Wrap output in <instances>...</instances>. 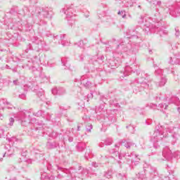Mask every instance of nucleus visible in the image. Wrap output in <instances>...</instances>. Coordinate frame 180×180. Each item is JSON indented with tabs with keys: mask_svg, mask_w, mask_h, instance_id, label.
Instances as JSON below:
<instances>
[{
	"mask_svg": "<svg viewBox=\"0 0 180 180\" xmlns=\"http://www.w3.org/2000/svg\"><path fill=\"white\" fill-rule=\"evenodd\" d=\"M149 4H153V5H155V0H146Z\"/></svg>",
	"mask_w": 180,
	"mask_h": 180,
	"instance_id": "54",
	"label": "nucleus"
},
{
	"mask_svg": "<svg viewBox=\"0 0 180 180\" xmlns=\"http://www.w3.org/2000/svg\"><path fill=\"white\" fill-rule=\"evenodd\" d=\"M150 79L146 74H143L142 77L134 79L131 82V86L134 94L141 92L143 89H148L150 88Z\"/></svg>",
	"mask_w": 180,
	"mask_h": 180,
	"instance_id": "2",
	"label": "nucleus"
},
{
	"mask_svg": "<svg viewBox=\"0 0 180 180\" xmlns=\"http://www.w3.org/2000/svg\"><path fill=\"white\" fill-rule=\"evenodd\" d=\"M52 94L53 95H64V94H65V89L63 87H56L52 89Z\"/></svg>",
	"mask_w": 180,
	"mask_h": 180,
	"instance_id": "15",
	"label": "nucleus"
},
{
	"mask_svg": "<svg viewBox=\"0 0 180 180\" xmlns=\"http://www.w3.org/2000/svg\"><path fill=\"white\" fill-rule=\"evenodd\" d=\"M2 103L4 105H10L9 102H8V101H6V99L0 100V105H2Z\"/></svg>",
	"mask_w": 180,
	"mask_h": 180,
	"instance_id": "39",
	"label": "nucleus"
},
{
	"mask_svg": "<svg viewBox=\"0 0 180 180\" xmlns=\"http://www.w3.org/2000/svg\"><path fill=\"white\" fill-rule=\"evenodd\" d=\"M88 175V169H83L82 172V175L77 174L76 176H78V178H81L82 179H84Z\"/></svg>",
	"mask_w": 180,
	"mask_h": 180,
	"instance_id": "23",
	"label": "nucleus"
},
{
	"mask_svg": "<svg viewBox=\"0 0 180 180\" xmlns=\"http://www.w3.org/2000/svg\"><path fill=\"white\" fill-rule=\"evenodd\" d=\"M91 165H92V167H94V168H98V163H96V162H93L91 163Z\"/></svg>",
	"mask_w": 180,
	"mask_h": 180,
	"instance_id": "53",
	"label": "nucleus"
},
{
	"mask_svg": "<svg viewBox=\"0 0 180 180\" xmlns=\"http://www.w3.org/2000/svg\"><path fill=\"white\" fill-rule=\"evenodd\" d=\"M13 169H15V167L12 166L11 169H8V172H11V171H13Z\"/></svg>",
	"mask_w": 180,
	"mask_h": 180,
	"instance_id": "57",
	"label": "nucleus"
},
{
	"mask_svg": "<svg viewBox=\"0 0 180 180\" xmlns=\"http://www.w3.org/2000/svg\"><path fill=\"white\" fill-rule=\"evenodd\" d=\"M37 95L39 96V98H41L42 96H44V92L43 91H38Z\"/></svg>",
	"mask_w": 180,
	"mask_h": 180,
	"instance_id": "42",
	"label": "nucleus"
},
{
	"mask_svg": "<svg viewBox=\"0 0 180 180\" xmlns=\"http://www.w3.org/2000/svg\"><path fill=\"white\" fill-rule=\"evenodd\" d=\"M137 155H135L134 159L131 160L132 165H139L140 162V158H137Z\"/></svg>",
	"mask_w": 180,
	"mask_h": 180,
	"instance_id": "26",
	"label": "nucleus"
},
{
	"mask_svg": "<svg viewBox=\"0 0 180 180\" xmlns=\"http://www.w3.org/2000/svg\"><path fill=\"white\" fill-rule=\"evenodd\" d=\"M18 117L22 125L26 126V124H29V123H30V120H32V112L25 110V112H22L19 114Z\"/></svg>",
	"mask_w": 180,
	"mask_h": 180,
	"instance_id": "10",
	"label": "nucleus"
},
{
	"mask_svg": "<svg viewBox=\"0 0 180 180\" xmlns=\"http://www.w3.org/2000/svg\"><path fill=\"white\" fill-rule=\"evenodd\" d=\"M13 123H15V118L10 117L8 126H13Z\"/></svg>",
	"mask_w": 180,
	"mask_h": 180,
	"instance_id": "40",
	"label": "nucleus"
},
{
	"mask_svg": "<svg viewBox=\"0 0 180 180\" xmlns=\"http://www.w3.org/2000/svg\"><path fill=\"white\" fill-rule=\"evenodd\" d=\"M169 129V125L167 124L165 125H160L159 124L155 127L153 135L150 137V141L153 144L155 148H158L162 144V141L168 137Z\"/></svg>",
	"mask_w": 180,
	"mask_h": 180,
	"instance_id": "1",
	"label": "nucleus"
},
{
	"mask_svg": "<svg viewBox=\"0 0 180 180\" xmlns=\"http://www.w3.org/2000/svg\"><path fill=\"white\" fill-rule=\"evenodd\" d=\"M95 112L98 115H102V112H103V108H102V106H99L98 108H96Z\"/></svg>",
	"mask_w": 180,
	"mask_h": 180,
	"instance_id": "33",
	"label": "nucleus"
},
{
	"mask_svg": "<svg viewBox=\"0 0 180 180\" xmlns=\"http://www.w3.org/2000/svg\"><path fill=\"white\" fill-rule=\"evenodd\" d=\"M77 147L79 151H84V149L85 148V143H79Z\"/></svg>",
	"mask_w": 180,
	"mask_h": 180,
	"instance_id": "30",
	"label": "nucleus"
},
{
	"mask_svg": "<svg viewBox=\"0 0 180 180\" xmlns=\"http://www.w3.org/2000/svg\"><path fill=\"white\" fill-rule=\"evenodd\" d=\"M19 98H20V99H26V94H21L19 95Z\"/></svg>",
	"mask_w": 180,
	"mask_h": 180,
	"instance_id": "49",
	"label": "nucleus"
},
{
	"mask_svg": "<svg viewBox=\"0 0 180 180\" xmlns=\"http://www.w3.org/2000/svg\"><path fill=\"white\" fill-rule=\"evenodd\" d=\"M169 64H175V62H174V60H172V57L169 58Z\"/></svg>",
	"mask_w": 180,
	"mask_h": 180,
	"instance_id": "55",
	"label": "nucleus"
},
{
	"mask_svg": "<svg viewBox=\"0 0 180 180\" xmlns=\"http://www.w3.org/2000/svg\"><path fill=\"white\" fill-rule=\"evenodd\" d=\"M35 16L39 18L40 22H38L39 25H43V19H51L53 14L51 11H49L47 8H43L41 7H37L35 9Z\"/></svg>",
	"mask_w": 180,
	"mask_h": 180,
	"instance_id": "4",
	"label": "nucleus"
},
{
	"mask_svg": "<svg viewBox=\"0 0 180 180\" xmlns=\"http://www.w3.org/2000/svg\"><path fill=\"white\" fill-rule=\"evenodd\" d=\"M81 82L84 85V86L86 87V89H89L91 88V86H92V83H91V82L88 80L82 79Z\"/></svg>",
	"mask_w": 180,
	"mask_h": 180,
	"instance_id": "21",
	"label": "nucleus"
},
{
	"mask_svg": "<svg viewBox=\"0 0 180 180\" xmlns=\"http://www.w3.org/2000/svg\"><path fill=\"white\" fill-rule=\"evenodd\" d=\"M117 176L118 178H121L123 180H136L134 179H127V177H126V173L124 174H122V173H119Z\"/></svg>",
	"mask_w": 180,
	"mask_h": 180,
	"instance_id": "27",
	"label": "nucleus"
},
{
	"mask_svg": "<svg viewBox=\"0 0 180 180\" xmlns=\"http://www.w3.org/2000/svg\"><path fill=\"white\" fill-rule=\"evenodd\" d=\"M160 22H156L155 25H150L149 26H146L145 27V32H146L147 34H148V32H150V33H157V34H159L160 37H162L167 34L168 32L164 30L162 27H158L160 26Z\"/></svg>",
	"mask_w": 180,
	"mask_h": 180,
	"instance_id": "5",
	"label": "nucleus"
},
{
	"mask_svg": "<svg viewBox=\"0 0 180 180\" xmlns=\"http://www.w3.org/2000/svg\"><path fill=\"white\" fill-rule=\"evenodd\" d=\"M77 46L81 49H85V47L84 46V41L82 40L79 41V42L77 43Z\"/></svg>",
	"mask_w": 180,
	"mask_h": 180,
	"instance_id": "38",
	"label": "nucleus"
},
{
	"mask_svg": "<svg viewBox=\"0 0 180 180\" xmlns=\"http://www.w3.org/2000/svg\"><path fill=\"white\" fill-rule=\"evenodd\" d=\"M87 98H94V95L92 94H88Z\"/></svg>",
	"mask_w": 180,
	"mask_h": 180,
	"instance_id": "58",
	"label": "nucleus"
},
{
	"mask_svg": "<svg viewBox=\"0 0 180 180\" xmlns=\"http://www.w3.org/2000/svg\"><path fill=\"white\" fill-rule=\"evenodd\" d=\"M32 154H39L40 153V150H39L38 149L34 148L32 150Z\"/></svg>",
	"mask_w": 180,
	"mask_h": 180,
	"instance_id": "47",
	"label": "nucleus"
},
{
	"mask_svg": "<svg viewBox=\"0 0 180 180\" xmlns=\"http://www.w3.org/2000/svg\"><path fill=\"white\" fill-rule=\"evenodd\" d=\"M5 149L6 150L3 155V157H11L12 154H13V149H12V147L11 146L7 145L5 146Z\"/></svg>",
	"mask_w": 180,
	"mask_h": 180,
	"instance_id": "18",
	"label": "nucleus"
},
{
	"mask_svg": "<svg viewBox=\"0 0 180 180\" xmlns=\"http://www.w3.org/2000/svg\"><path fill=\"white\" fill-rule=\"evenodd\" d=\"M4 129H0V139L4 137Z\"/></svg>",
	"mask_w": 180,
	"mask_h": 180,
	"instance_id": "52",
	"label": "nucleus"
},
{
	"mask_svg": "<svg viewBox=\"0 0 180 180\" xmlns=\"http://www.w3.org/2000/svg\"><path fill=\"white\" fill-rule=\"evenodd\" d=\"M30 70H31V71H32L33 74H40V72L39 70H37V68H35L34 66H32L31 68H30Z\"/></svg>",
	"mask_w": 180,
	"mask_h": 180,
	"instance_id": "37",
	"label": "nucleus"
},
{
	"mask_svg": "<svg viewBox=\"0 0 180 180\" xmlns=\"http://www.w3.org/2000/svg\"><path fill=\"white\" fill-rule=\"evenodd\" d=\"M87 127H88L89 128L86 127V131H89V132H91V130H92V124H89L87 125Z\"/></svg>",
	"mask_w": 180,
	"mask_h": 180,
	"instance_id": "48",
	"label": "nucleus"
},
{
	"mask_svg": "<svg viewBox=\"0 0 180 180\" xmlns=\"http://www.w3.org/2000/svg\"><path fill=\"white\" fill-rule=\"evenodd\" d=\"M128 2L129 5H132L133 6V4H136V2H137V0H130L129 1H128Z\"/></svg>",
	"mask_w": 180,
	"mask_h": 180,
	"instance_id": "51",
	"label": "nucleus"
},
{
	"mask_svg": "<svg viewBox=\"0 0 180 180\" xmlns=\"http://www.w3.org/2000/svg\"><path fill=\"white\" fill-rule=\"evenodd\" d=\"M4 43L5 41L2 39H0V51H8V49L4 48L6 47Z\"/></svg>",
	"mask_w": 180,
	"mask_h": 180,
	"instance_id": "25",
	"label": "nucleus"
},
{
	"mask_svg": "<svg viewBox=\"0 0 180 180\" xmlns=\"http://www.w3.org/2000/svg\"><path fill=\"white\" fill-rule=\"evenodd\" d=\"M61 63L64 67H66V68H70V65L68 63V60L65 58H63L61 59Z\"/></svg>",
	"mask_w": 180,
	"mask_h": 180,
	"instance_id": "28",
	"label": "nucleus"
},
{
	"mask_svg": "<svg viewBox=\"0 0 180 180\" xmlns=\"http://www.w3.org/2000/svg\"><path fill=\"white\" fill-rule=\"evenodd\" d=\"M98 61V56H93L90 58L89 63L90 64H95Z\"/></svg>",
	"mask_w": 180,
	"mask_h": 180,
	"instance_id": "34",
	"label": "nucleus"
},
{
	"mask_svg": "<svg viewBox=\"0 0 180 180\" xmlns=\"http://www.w3.org/2000/svg\"><path fill=\"white\" fill-rule=\"evenodd\" d=\"M44 178L46 180H54V176H45Z\"/></svg>",
	"mask_w": 180,
	"mask_h": 180,
	"instance_id": "44",
	"label": "nucleus"
},
{
	"mask_svg": "<svg viewBox=\"0 0 180 180\" xmlns=\"http://www.w3.org/2000/svg\"><path fill=\"white\" fill-rule=\"evenodd\" d=\"M156 5H158V6H161V1H157Z\"/></svg>",
	"mask_w": 180,
	"mask_h": 180,
	"instance_id": "61",
	"label": "nucleus"
},
{
	"mask_svg": "<svg viewBox=\"0 0 180 180\" xmlns=\"http://www.w3.org/2000/svg\"><path fill=\"white\" fill-rule=\"evenodd\" d=\"M46 36L48 37L49 40L53 41L56 44H63V46H64L63 40H64L65 34L53 35L51 32H47Z\"/></svg>",
	"mask_w": 180,
	"mask_h": 180,
	"instance_id": "11",
	"label": "nucleus"
},
{
	"mask_svg": "<svg viewBox=\"0 0 180 180\" xmlns=\"http://www.w3.org/2000/svg\"><path fill=\"white\" fill-rule=\"evenodd\" d=\"M37 116H42V117H46V120H50L51 119V115L49 112H46L41 110H39L37 114Z\"/></svg>",
	"mask_w": 180,
	"mask_h": 180,
	"instance_id": "16",
	"label": "nucleus"
},
{
	"mask_svg": "<svg viewBox=\"0 0 180 180\" xmlns=\"http://www.w3.org/2000/svg\"><path fill=\"white\" fill-rule=\"evenodd\" d=\"M162 157V158L159 159L160 161H169V160H172L173 157H174V158H180V152L176 151L172 153L169 148L166 146L163 148Z\"/></svg>",
	"mask_w": 180,
	"mask_h": 180,
	"instance_id": "6",
	"label": "nucleus"
},
{
	"mask_svg": "<svg viewBox=\"0 0 180 180\" xmlns=\"http://www.w3.org/2000/svg\"><path fill=\"white\" fill-rule=\"evenodd\" d=\"M13 85H15V86L20 85V82H19L18 79L13 80Z\"/></svg>",
	"mask_w": 180,
	"mask_h": 180,
	"instance_id": "46",
	"label": "nucleus"
},
{
	"mask_svg": "<svg viewBox=\"0 0 180 180\" xmlns=\"http://www.w3.org/2000/svg\"><path fill=\"white\" fill-rule=\"evenodd\" d=\"M46 146L48 148H56L57 147V143H56V142H48Z\"/></svg>",
	"mask_w": 180,
	"mask_h": 180,
	"instance_id": "29",
	"label": "nucleus"
},
{
	"mask_svg": "<svg viewBox=\"0 0 180 180\" xmlns=\"http://www.w3.org/2000/svg\"><path fill=\"white\" fill-rule=\"evenodd\" d=\"M22 164L24 165L27 166V164H32V160L29 159L27 160H25V161L22 162Z\"/></svg>",
	"mask_w": 180,
	"mask_h": 180,
	"instance_id": "43",
	"label": "nucleus"
},
{
	"mask_svg": "<svg viewBox=\"0 0 180 180\" xmlns=\"http://www.w3.org/2000/svg\"><path fill=\"white\" fill-rule=\"evenodd\" d=\"M137 65H136V59H133L130 60L128 65L125 67V68L121 70V77L124 78V77H127L131 71H136L137 69Z\"/></svg>",
	"mask_w": 180,
	"mask_h": 180,
	"instance_id": "9",
	"label": "nucleus"
},
{
	"mask_svg": "<svg viewBox=\"0 0 180 180\" xmlns=\"http://www.w3.org/2000/svg\"><path fill=\"white\" fill-rule=\"evenodd\" d=\"M167 84V78L165 77L162 76L159 82H158L157 85L158 86H164Z\"/></svg>",
	"mask_w": 180,
	"mask_h": 180,
	"instance_id": "20",
	"label": "nucleus"
},
{
	"mask_svg": "<svg viewBox=\"0 0 180 180\" xmlns=\"http://www.w3.org/2000/svg\"><path fill=\"white\" fill-rule=\"evenodd\" d=\"M170 15H172L173 16V18H178V16H180V14L178 13V14H176V13H174V11H170Z\"/></svg>",
	"mask_w": 180,
	"mask_h": 180,
	"instance_id": "45",
	"label": "nucleus"
},
{
	"mask_svg": "<svg viewBox=\"0 0 180 180\" xmlns=\"http://www.w3.org/2000/svg\"><path fill=\"white\" fill-rule=\"evenodd\" d=\"M122 143H124V147H126V148H130V147L133 146H136L135 143H133L131 141H126V140H124L122 141Z\"/></svg>",
	"mask_w": 180,
	"mask_h": 180,
	"instance_id": "24",
	"label": "nucleus"
},
{
	"mask_svg": "<svg viewBox=\"0 0 180 180\" xmlns=\"http://www.w3.org/2000/svg\"><path fill=\"white\" fill-rule=\"evenodd\" d=\"M116 4L121 5V6H123L124 8H129V6L131 7L133 5L129 4V1L126 2V0H115Z\"/></svg>",
	"mask_w": 180,
	"mask_h": 180,
	"instance_id": "19",
	"label": "nucleus"
},
{
	"mask_svg": "<svg viewBox=\"0 0 180 180\" xmlns=\"http://www.w3.org/2000/svg\"><path fill=\"white\" fill-rule=\"evenodd\" d=\"M120 65V59L119 58L110 59L109 60L108 67L112 70H115V68H117Z\"/></svg>",
	"mask_w": 180,
	"mask_h": 180,
	"instance_id": "13",
	"label": "nucleus"
},
{
	"mask_svg": "<svg viewBox=\"0 0 180 180\" xmlns=\"http://www.w3.org/2000/svg\"><path fill=\"white\" fill-rule=\"evenodd\" d=\"M162 69H158L155 70V75H159L160 77H164L162 75Z\"/></svg>",
	"mask_w": 180,
	"mask_h": 180,
	"instance_id": "35",
	"label": "nucleus"
},
{
	"mask_svg": "<svg viewBox=\"0 0 180 180\" xmlns=\"http://www.w3.org/2000/svg\"><path fill=\"white\" fill-rule=\"evenodd\" d=\"M117 15L122 16V19H126V16H127V15H126V11L124 10L119 11Z\"/></svg>",
	"mask_w": 180,
	"mask_h": 180,
	"instance_id": "31",
	"label": "nucleus"
},
{
	"mask_svg": "<svg viewBox=\"0 0 180 180\" xmlns=\"http://www.w3.org/2000/svg\"><path fill=\"white\" fill-rule=\"evenodd\" d=\"M148 107L150 108V109H153V110H155L158 109V110H166L167 108H168V105L160 103L158 106L154 103H150L148 104Z\"/></svg>",
	"mask_w": 180,
	"mask_h": 180,
	"instance_id": "14",
	"label": "nucleus"
},
{
	"mask_svg": "<svg viewBox=\"0 0 180 180\" xmlns=\"http://www.w3.org/2000/svg\"><path fill=\"white\" fill-rule=\"evenodd\" d=\"M68 141H69L70 143H72V141H74V138H72V137H69V138H68Z\"/></svg>",
	"mask_w": 180,
	"mask_h": 180,
	"instance_id": "56",
	"label": "nucleus"
},
{
	"mask_svg": "<svg viewBox=\"0 0 180 180\" xmlns=\"http://www.w3.org/2000/svg\"><path fill=\"white\" fill-rule=\"evenodd\" d=\"M112 174L113 172H112V170H108V172H105L104 176L105 178H108V179H110V178H112Z\"/></svg>",
	"mask_w": 180,
	"mask_h": 180,
	"instance_id": "32",
	"label": "nucleus"
},
{
	"mask_svg": "<svg viewBox=\"0 0 180 180\" xmlns=\"http://www.w3.org/2000/svg\"><path fill=\"white\" fill-rule=\"evenodd\" d=\"M4 119V115H0V120H2Z\"/></svg>",
	"mask_w": 180,
	"mask_h": 180,
	"instance_id": "64",
	"label": "nucleus"
},
{
	"mask_svg": "<svg viewBox=\"0 0 180 180\" xmlns=\"http://www.w3.org/2000/svg\"><path fill=\"white\" fill-rule=\"evenodd\" d=\"M169 129H167L168 133H170L171 135L168 137L169 143L172 144H175L178 141V137H179V134L176 131H179L180 125L179 127H171L169 125Z\"/></svg>",
	"mask_w": 180,
	"mask_h": 180,
	"instance_id": "7",
	"label": "nucleus"
},
{
	"mask_svg": "<svg viewBox=\"0 0 180 180\" xmlns=\"http://www.w3.org/2000/svg\"><path fill=\"white\" fill-rule=\"evenodd\" d=\"M32 43L29 44V48L26 49V53L29 50H35V51H39L43 49V41L40 40L38 37H34L32 39Z\"/></svg>",
	"mask_w": 180,
	"mask_h": 180,
	"instance_id": "8",
	"label": "nucleus"
},
{
	"mask_svg": "<svg viewBox=\"0 0 180 180\" xmlns=\"http://www.w3.org/2000/svg\"><path fill=\"white\" fill-rule=\"evenodd\" d=\"M126 127H127V129H129V127H131V129H134L133 127H131L130 125L129 126H127Z\"/></svg>",
	"mask_w": 180,
	"mask_h": 180,
	"instance_id": "63",
	"label": "nucleus"
},
{
	"mask_svg": "<svg viewBox=\"0 0 180 180\" xmlns=\"http://www.w3.org/2000/svg\"><path fill=\"white\" fill-rule=\"evenodd\" d=\"M58 178L61 179L63 178V176L61 174H58Z\"/></svg>",
	"mask_w": 180,
	"mask_h": 180,
	"instance_id": "62",
	"label": "nucleus"
},
{
	"mask_svg": "<svg viewBox=\"0 0 180 180\" xmlns=\"http://www.w3.org/2000/svg\"><path fill=\"white\" fill-rule=\"evenodd\" d=\"M61 12L66 15L68 20H70L68 19L72 18V15H74V8L69 6H65L61 10Z\"/></svg>",
	"mask_w": 180,
	"mask_h": 180,
	"instance_id": "12",
	"label": "nucleus"
},
{
	"mask_svg": "<svg viewBox=\"0 0 180 180\" xmlns=\"http://www.w3.org/2000/svg\"><path fill=\"white\" fill-rule=\"evenodd\" d=\"M34 130L35 131L43 130V129L44 127V124L37 122V123L34 124Z\"/></svg>",
	"mask_w": 180,
	"mask_h": 180,
	"instance_id": "22",
	"label": "nucleus"
},
{
	"mask_svg": "<svg viewBox=\"0 0 180 180\" xmlns=\"http://www.w3.org/2000/svg\"><path fill=\"white\" fill-rule=\"evenodd\" d=\"M117 49H121L124 53L127 51V47H126V46H123L122 44L118 45Z\"/></svg>",
	"mask_w": 180,
	"mask_h": 180,
	"instance_id": "36",
	"label": "nucleus"
},
{
	"mask_svg": "<svg viewBox=\"0 0 180 180\" xmlns=\"http://www.w3.org/2000/svg\"><path fill=\"white\" fill-rule=\"evenodd\" d=\"M143 170L145 172L148 171V172L150 174V180H169V177L168 176H158L157 169L149 164L145 163L143 165Z\"/></svg>",
	"mask_w": 180,
	"mask_h": 180,
	"instance_id": "3",
	"label": "nucleus"
},
{
	"mask_svg": "<svg viewBox=\"0 0 180 180\" xmlns=\"http://www.w3.org/2000/svg\"><path fill=\"white\" fill-rule=\"evenodd\" d=\"M7 109H15L14 106H8Z\"/></svg>",
	"mask_w": 180,
	"mask_h": 180,
	"instance_id": "60",
	"label": "nucleus"
},
{
	"mask_svg": "<svg viewBox=\"0 0 180 180\" xmlns=\"http://www.w3.org/2000/svg\"><path fill=\"white\" fill-rule=\"evenodd\" d=\"M57 169H58L59 171H63V167L56 166Z\"/></svg>",
	"mask_w": 180,
	"mask_h": 180,
	"instance_id": "59",
	"label": "nucleus"
},
{
	"mask_svg": "<svg viewBox=\"0 0 180 180\" xmlns=\"http://www.w3.org/2000/svg\"><path fill=\"white\" fill-rule=\"evenodd\" d=\"M112 144V139L108 138L105 140V146H110Z\"/></svg>",
	"mask_w": 180,
	"mask_h": 180,
	"instance_id": "41",
	"label": "nucleus"
},
{
	"mask_svg": "<svg viewBox=\"0 0 180 180\" xmlns=\"http://www.w3.org/2000/svg\"><path fill=\"white\" fill-rule=\"evenodd\" d=\"M129 39H131L133 41H136L135 46L136 49H139V46H140V41H141V39L139 37V36L131 34Z\"/></svg>",
	"mask_w": 180,
	"mask_h": 180,
	"instance_id": "17",
	"label": "nucleus"
},
{
	"mask_svg": "<svg viewBox=\"0 0 180 180\" xmlns=\"http://www.w3.org/2000/svg\"><path fill=\"white\" fill-rule=\"evenodd\" d=\"M175 36L176 37H179V30L175 28Z\"/></svg>",
	"mask_w": 180,
	"mask_h": 180,
	"instance_id": "50",
	"label": "nucleus"
}]
</instances>
